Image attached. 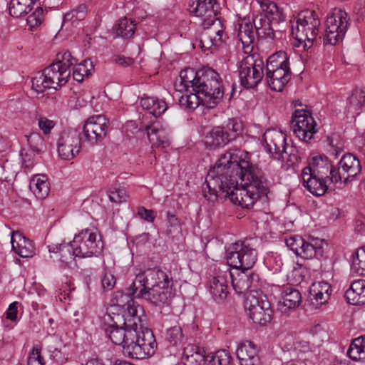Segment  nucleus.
I'll list each match as a JSON object with an SVG mask.
<instances>
[{
  "instance_id": "nucleus-1",
  "label": "nucleus",
  "mask_w": 365,
  "mask_h": 365,
  "mask_svg": "<svg viewBox=\"0 0 365 365\" xmlns=\"http://www.w3.org/2000/svg\"><path fill=\"white\" fill-rule=\"evenodd\" d=\"M229 161L235 175H237V181L241 180L244 182L242 188L238 187L237 190L239 195L233 199L238 202V205L250 209L259 199L267 197L271 182L261 168L242 156L230 152L221 155L220 162L228 164Z\"/></svg>"
},
{
  "instance_id": "nucleus-2",
  "label": "nucleus",
  "mask_w": 365,
  "mask_h": 365,
  "mask_svg": "<svg viewBox=\"0 0 365 365\" xmlns=\"http://www.w3.org/2000/svg\"><path fill=\"white\" fill-rule=\"evenodd\" d=\"M171 270L164 267L150 268L138 274L132 282V294L155 306L168 304L175 296Z\"/></svg>"
},
{
  "instance_id": "nucleus-3",
  "label": "nucleus",
  "mask_w": 365,
  "mask_h": 365,
  "mask_svg": "<svg viewBox=\"0 0 365 365\" xmlns=\"http://www.w3.org/2000/svg\"><path fill=\"white\" fill-rule=\"evenodd\" d=\"M221 157L216 162L212 170H210L202 185L204 197L210 201L225 200L227 197L230 201L238 205V202L233 199L239 193L237 187V177L235 175L230 164L220 162Z\"/></svg>"
},
{
  "instance_id": "nucleus-4",
  "label": "nucleus",
  "mask_w": 365,
  "mask_h": 365,
  "mask_svg": "<svg viewBox=\"0 0 365 365\" xmlns=\"http://www.w3.org/2000/svg\"><path fill=\"white\" fill-rule=\"evenodd\" d=\"M140 317H121L120 314L113 312L103 315L100 327L112 343L123 346V352L128 356L127 348L130 345V339L135 336L134 327L140 328Z\"/></svg>"
},
{
  "instance_id": "nucleus-5",
  "label": "nucleus",
  "mask_w": 365,
  "mask_h": 365,
  "mask_svg": "<svg viewBox=\"0 0 365 365\" xmlns=\"http://www.w3.org/2000/svg\"><path fill=\"white\" fill-rule=\"evenodd\" d=\"M200 78L197 79V93L202 98V105L212 108L222 100L224 87L220 74L210 67L201 69Z\"/></svg>"
},
{
  "instance_id": "nucleus-6",
  "label": "nucleus",
  "mask_w": 365,
  "mask_h": 365,
  "mask_svg": "<svg viewBox=\"0 0 365 365\" xmlns=\"http://www.w3.org/2000/svg\"><path fill=\"white\" fill-rule=\"evenodd\" d=\"M320 26V19L314 11H303L292 25V35L300 44L304 43L305 48H309L318 41Z\"/></svg>"
},
{
  "instance_id": "nucleus-7",
  "label": "nucleus",
  "mask_w": 365,
  "mask_h": 365,
  "mask_svg": "<svg viewBox=\"0 0 365 365\" xmlns=\"http://www.w3.org/2000/svg\"><path fill=\"white\" fill-rule=\"evenodd\" d=\"M242 129L240 120L229 118L225 125L215 126L205 134L203 140L205 146L209 150L223 148L240 135Z\"/></svg>"
},
{
  "instance_id": "nucleus-8",
  "label": "nucleus",
  "mask_w": 365,
  "mask_h": 365,
  "mask_svg": "<svg viewBox=\"0 0 365 365\" xmlns=\"http://www.w3.org/2000/svg\"><path fill=\"white\" fill-rule=\"evenodd\" d=\"M253 241H257V239L246 238L233 243L227 255V266L250 271L257 260V251Z\"/></svg>"
},
{
  "instance_id": "nucleus-9",
  "label": "nucleus",
  "mask_w": 365,
  "mask_h": 365,
  "mask_svg": "<svg viewBox=\"0 0 365 365\" xmlns=\"http://www.w3.org/2000/svg\"><path fill=\"white\" fill-rule=\"evenodd\" d=\"M264 64L258 53L246 56L240 62L239 78L240 85L245 89L255 88L264 77Z\"/></svg>"
},
{
  "instance_id": "nucleus-10",
  "label": "nucleus",
  "mask_w": 365,
  "mask_h": 365,
  "mask_svg": "<svg viewBox=\"0 0 365 365\" xmlns=\"http://www.w3.org/2000/svg\"><path fill=\"white\" fill-rule=\"evenodd\" d=\"M135 336L130 339V345L127 348L129 358L143 359L147 356H152L155 353L158 344L153 331L144 327L141 323L140 328L134 327Z\"/></svg>"
},
{
  "instance_id": "nucleus-11",
  "label": "nucleus",
  "mask_w": 365,
  "mask_h": 365,
  "mask_svg": "<svg viewBox=\"0 0 365 365\" xmlns=\"http://www.w3.org/2000/svg\"><path fill=\"white\" fill-rule=\"evenodd\" d=\"M325 33L323 34L324 44L336 45L341 41L349 26L348 14L341 9L335 8L326 20Z\"/></svg>"
},
{
  "instance_id": "nucleus-12",
  "label": "nucleus",
  "mask_w": 365,
  "mask_h": 365,
  "mask_svg": "<svg viewBox=\"0 0 365 365\" xmlns=\"http://www.w3.org/2000/svg\"><path fill=\"white\" fill-rule=\"evenodd\" d=\"M98 238L96 233L91 230H82L76 235L73 245L76 246L77 257L81 258L98 257L103 251V242L101 237Z\"/></svg>"
},
{
  "instance_id": "nucleus-13",
  "label": "nucleus",
  "mask_w": 365,
  "mask_h": 365,
  "mask_svg": "<svg viewBox=\"0 0 365 365\" xmlns=\"http://www.w3.org/2000/svg\"><path fill=\"white\" fill-rule=\"evenodd\" d=\"M361 165L359 158L351 153L342 155L330 177V182L347 183L356 179L361 173Z\"/></svg>"
},
{
  "instance_id": "nucleus-14",
  "label": "nucleus",
  "mask_w": 365,
  "mask_h": 365,
  "mask_svg": "<svg viewBox=\"0 0 365 365\" xmlns=\"http://www.w3.org/2000/svg\"><path fill=\"white\" fill-rule=\"evenodd\" d=\"M291 123L294 134L301 140L307 143H312L314 141V135L318 128L309 110L296 109L292 115Z\"/></svg>"
},
{
  "instance_id": "nucleus-15",
  "label": "nucleus",
  "mask_w": 365,
  "mask_h": 365,
  "mask_svg": "<svg viewBox=\"0 0 365 365\" xmlns=\"http://www.w3.org/2000/svg\"><path fill=\"white\" fill-rule=\"evenodd\" d=\"M324 240L322 239L316 238L306 241L298 235L290 237L286 240L287 246L297 256L304 259L322 257L324 256Z\"/></svg>"
},
{
  "instance_id": "nucleus-16",
  "label": "nucleus",
  "mask_w": 365,
  "mask_h": 365,
  "mask_svg": "<svg viewBox=\"0 0 365 365\" xmlns=\"http://www.w3.org/2000/svg\"><path fill=\"white\" fill-rule=\"evenodd\" d=\"M245 307L248 309L250 318L254 323L265 325L271 322L272 310L267 300L259 299L250 294L246 299Z\"/></svg>"
},
{
  "instance_id": "nucleus-17",
  "label": "nucleus",
  "mask_w": 365,
  "mask_h": 365,
  "mask_svg": "<svg viewBox=\"0 0 365 365\" xmlns=\"http://www.w3.org/2000/svg\"><path fill=\"white\" fill-rule=\"evenodd\" d=\"M81 149V140L76 131H63L57 140L58 155L64 160L73 159Z\"/></svg>"
},
{
  "instance_id": "nucleus-18",
  "label": "nucleus",
  "mask_w": 365,
  "mask_h": 365,
  "mask_svg": "<svg viewBox=\"0 0 365 365\" xmlns=\"http://www.w3.org/2000/svg\"><path fill=\"white\" fill-rule=\"evenodd\" d=\"M263 145L274 160H284L283 147L286 145L287 137L282 132L267 130L263 135Z\"/></svg>"
},
{
  "instance_id": "nucleus-19",
  "label": "nucleus",
  "mask_w": 365,
  "mask_h": 365,
  "mask_svg": "<svg viewBox=\"0 0 365 365\" xmlns=\"http://www.w3.org/2000/svg\"><path fill=\"white\" fill-rule=\"evenodd\" d=\"M225 270H220L211 280L210 284V293L213 299L217 303H222L228 295V282L232 274L227 264H224Z\"/></svg>"
},
{
  "instance_id": "nucleus-20",
  "label": "nucleus",
  "mask_w": 365,
  "mask_h": 365,
  "mask_svg": "<svg viewBox=\"0 0 365 365\" xmlns=\"http://www.w3.org/2000/svg\"><path fill=\"white\" fill-rule=\"evenodd\" d=\"M132 284L126 288L127 292H124L123 290L116 291L113 293L112 302L113 303L119 307L124 309L123 314L121 317L124 316H133L140 317L138 314V309H142L140 306H136L134 302V299H138L133 294Z\"/></svg>"
},
{
  "instance_id": "nucleus-21",
  "label": "nucleus",
  "mask_w": 365,
  "mask_h": 365,
  "mask_svg": "<svg viewBox=\"0 0 365 365\" xmlns=\"http://www.w3.org/2000/svg\"><path fill=\"white\" fill-rule=\"evenodd\" d=\"M236 355L240 365H261L258 348L251 341L240 342L236 349Z\"/></svg>"
},
{
  "instance_id": "nucleus-22",
  "label": "nucleus",
  "mask_w": 365,
  "mask_h": 365,
  "mask_svg": "<svg viewBox=\"0 0 365 365\" xmlns=\"http://www.w3.org/2000/svg\"><path fill=\"white\" fill-rule=\"evenodd\" d=\"M334 169L335 165H331L327 157L317 155L310 159L308 165L303 168L302 173L327 177L330 182Z\"/></svg>"
},
{
  "instance_id": "nucleus-23",
  "label": "nucleus",
  "mask_w": 365,
  "mask_h": 365,
  "mask_svg": "<svg viewBox=\"0 0 365 365\" xmlns=\"http://www.w3.org/2000/svg\"><path fill=\"white\" fill-rule=\"evenodd\" d=\"M292 78L291 70L266 68L265 81L271 90L281 92Z\"/></svg>"
},
{
  "instance_id": "nucleus-24",
  "label": "nucleus",
  "mask_w": 365,
  "mask_h": 365,
  "mask_svg": "<svg viewBox=\"0 0 365 365\" xmlns=\"http://www.w3.org/2000/svg\"><path fill=\"white\" fill-rule=\"evenodd\" d=\"M332 293L331 285L324 281L314 282L309 290L312 305L317 309L328 302Z\"/></svg>"
},
{
  "instance_id": "nucleus-25",
  "label": "nucleus",
  "mask_w": 365,
  "mask_h": 365,
  "mask_svg": "<svg viewBox=\"0 0 365 365\" xmlns=\"http://www.w3.org/2000/svg\"><path fill=\"white\" fill-rule=\"evenodd\" d=\"M302 179L303 186L314 196H322L328 190L329 180L327 177L302 172Z\"/></svg>"
},
{
  "instance_id": "nucleus-26",
  "label": "nucleus",
  "mask_w": 365,
  "mask_h": 365,
  "mask_svg": "<svg viewBox=\"0 0 365 365\" xmlns=\"http://www.w3.org/2000/svg\"><path fill=\"white\" fill-rule=\"evenodd\" d=\"M11 243L12 245V250L18 254L21 257H31L35 253V249L32 241L27 239L19 232H12Z\"/></svg>"
},
{
  "instance_id": "nucleus-27",
  "label": "nucleus",
  "mask_w": 365,
  "mask_h": 365,
  "mask_svg": "<svg viewBox=\"0 0 365 365\" xmlns=\"http://www.w3.org/2000/svg\"><path fill=\"white\" fill-rule=\"evenodd\" d=\"M207 358L202 347L190 344L183 349L182 361L184 365H207Z\"/></svg>"
},
{
  "instance_id": "nucleus-28",
  "label": "nucleus",
  "mask_w": 365,
  "mask_h": 365,
  "mask_svg": "<svg viewBox=\"0 0 365 365\" xmlns=\"http://www.w3.org/2000/svg\"><path fill=\"white\" fill-rule=\"evenodd\" d=\"M108 120L102 115H97L90 117L84 123L83 128V134H94L93 131H97L100 133L98 137L106 138L108 128Z\"/></svg>"
},
{
  "instance_id": "nucleus-29",
  "label": "nucleus",
  "mask_w": 365,
  "mask_h": 365,
  "mask_svg": "<svg viewBox=\"0 0 365 365\" xmlns=\"http://www.w3.org/2000/svg\"><path fill=\"white\" fill-rule=\"evenodd\" d=\"M139 130L145 132L150 142L161 145L163 148L168 145V142L165 139L164 130L160 127L158 122L155 121L148 123L141 122Z\"/></svg>"
},
{
  "instance_id": "nucleus-30",
  "label": "nucleus",
  "mask_w": 365,
  "mask_h": 365,
  "mask_svg": "<svg viewBox=\"0 0 365 365\" xmlns=\"http://www.w3.org/2000/svg\"><path fill=\"white\" fill-rule=\"evenodd\" d=\"M43 72L46 76L47 81L51 88H53L56 90H57V87H61L66 84L71 76V72L64 73V71H62L58 66L53 63L43 69Z\"/></svg>"
},
{
  "instance_id": "nucleus-31",
  "label": "nucleus",
  "mask_w": 365,
  "mask_h": 365,
  "mask_svg": "<svg viewBox=\"0 0 365 365\" xmlns=\"http://www.w3.org/2000/svg\"><path fill=\"white\" fill-rule=\"evenodd\" d=\"M344 297L347 302L351 304H364L365 280L359 279L353 282L350 287L345 292Z\"/></svg>"
},
{
  "instance_id": "nucleus-32",
  "label": "nucleus",
  "mask_w": 365,
  "mask_h": 365,
  "mask_svg": "<svg viewBox=\"0 0 365 365\" xmlns=\"http://www.w3.org/2000/svg\"><path fill=\"white\" fill-rule=\"evenodd\" d=\"M216 0H195L190 4V11L195 16L211 17L216 15L214 9Z\"/></svg>"
},
{
  "instance_id": "nucleus-33",
  "label": "nucleus",
  "mask_w": 365,
  "mask_h": 365,
  "mask_svg": "<svg viewBox=\"0 0 365 365\" xmlns=\"http://www.w3.org/2000/svg\"><path fill=\"white\" fill-rule=\"evenodd\" d=\"M75 247L73 245L72 241L68 243L52 244L48 245V247L50 252L60 254L61 262L68 264L71 260H73L75 257H78Z\"/></svg>"
},
{
  "instance_id": "nucleus-34",
  "label": "nucleus",
  "mask_w": 365,
  "mask_h": 365,
  "mask_svg": "<svg viewBox=\"0 0 365 365\" xmlns=\"http://www.w3.org/2000/svg\"><path fill=\"white\" fill-rule=\"evenodd\" d=\"M253 24L258 38L274 40V30L272 26V23L267 16H257L253 19Z\"/></svg>"
},
{
  "instance_id": "nucleus-35",
  "label": "nucleus",
  "mask_w": 365,
  "mask_h": 365,
  "mask_svg": "<svg viewBox=\"0 0 365 365\" xmlns=\"http://www.w3.org/2000/svg\"><path fill=\"white\" fill-rule=\"evenodd\" d=\"M140 106L155 117L161 115L168 108L166 103L156 97H144L140 100Z\"/></svg>"
},
{
  "instance_id": "nucleus-36",
  "label": "nucleus",
  "mask_w": 365,
  "mask_h": 365,
  "mask_svg": "<svg viewBox=\"0 0 365 365\" xmlns=\"http://www.w3.org/2000/svg\"><path fill=\"white\" fill-rule=\"evenodd\" d=\"M237 36L243 45L244 48H249L255 42L257 36L256 31L253 29L250 21H243L239 24Z\"/></svg>"
},
{
  "instance_id": "nucleus-37",
  "label": "nucleus",
  "mask_w": 365,
  "mask_h": 365,
  "mask_svg": "<svg viewBox=\"0 0 365 365\" xmlns=\"http://www.w3.org/2000/svg\"><path fill=\"white\" fill-rule=\"evenodd\" d=\"M283 307L287 309H295L302 302V295L298 289L287 287L281 294Z\"/></svg>"
},
{
  "instance_id": "nucleus-38",
  "label": "nucleus",
  "mask_w": 365,
  "mask_h": 365,
  "mask_svg": "<svg viewBox=\"0 0 365 365\" xmlns=\"http://www.w3.org/2000/svg\"><path fill=\"white\" fill-rule=\"evenodd\" d=\"M266 68L276 70L287 68L290 70L289 58L287 53L285 51H279L271 55L266 61Z\"/></svg>"
},
{
  "instance_id": "nucleus-39",
  "label": "nucleus",
  "mask_w": 365,
  "mask_h": 365,
  "mask_svg": "<svg viewBox=\"0 0 365 365\" xmlns=\"http://www.w3.org/2000/svg\"><path fill=\"white\" fill-rule=\"evenodd\" d=\"M201 70L196 71L193 68H186L182 70L180 72V78L181 80V85L183 86V88L185 91L192 90V91L195 92L197 88L195 87L197 86V79L200 76Z\"/></svg>"
},
{
  "instance_id": "nucleus-40",
  "label": "nucleus",
  "mask_w": 365,
  "mask_h": 365,
  "mask_svg": "<svg viewBox=\"0 0 365 365\" xmlns=\"http://www.w3.org/2000/svg\"><path fill=\"white\" fill-rule=\"evenodd\" d=\"M115 34L117 36H120L123 38H131L136 29V24L135 21L128 19L127 17L120 19L115 24Z\"/></svg>"
},
{
  "instance_id": "nucleus-41",
  "label": "nucleus",
  "mask_w": 365,
  "mask_h": 365,
  "mask_svg": "<svg viewBox=\"0 0 365 365\" xmlns=\"http://www.w3.org/2000/svg\"><path fill=\"white\" fill-rule=\"evenodd\" d=\"M189 93L182 95L178 101L179 106L187 110H192L197 108L200 104L202 105V98L197 92L192 90L186 91Z\"/></svg>"
},
{
  "instance_id": "nucleus-42",
  "label": "nucleus",
  "mask_w": 365,
  "mask_h": 365,
  "mask_svg": "<svg viewBox=\"0 0 365 365\" xmlns=\"http://www.w3.org/2000/svg\"><path fill=\"white\" fill-rule=\"evenodd\" d=\"M32 6V0H11L9 14L14 18H19L31 11Z\"/></svg>"
},
{
  "instance_id": "nucleus-43",
  "label": "nucleus",
  "mask_w": 365,
  "mask_h": 365,
  "mask_svg": "<svg viewBox=\"0 0 365 365\" xmlns=\"http://www.w3.org/2000/svg\"><path fill=\"white\" fill-rule=\"evenodd\" d=\"M93 69L92 61L85 60L82 63H76L73 68L72 76L73 80L77 82H82L85 76L88 77L91 74Z\"/></svg>"
},
{
  "instance_id": "nucleus-44",
  "label": "nucleus",
  "mask_w": 365,
  "mask_h": 365,
  "mask_svg": "<svg viewBox=\"0 0 365 365\" xmlns=\"http://www.w3.org/2000/svg\"><path fill=\"white\" fill-rule=\"evenodd\" d=\"M232 358L230 354L225 350L221 349L207 354V365H231Z\"/></svg>"
},
{
  "instance_id": "nucleus-45",
  "label": "nucleus",
  "mask_w": 365,
  "mask_h": 365,
  "mask_svg": "<svg viewBox=\"0 0 365 365\" xmlns=\"http://www.w3.org/2000/svg\"><path fill=\"white\" fill-rule=\"evenodd\" d=\"M363 336L354 339L347 351V355L354 361L365 359Z\"/></svg>"
},
{
  "instance_id": "nucleus-46",
  "label": "nucleus",
  "mask_w": 365,
  "mask_h": 365,
  "mask_svg": "<svg viewBox=\"0 0 365 365\" xmlns=\"http://www.w3.org/2000/svg\"><path fill=\"white\" fill-rule=\"evenodd\" d=\"M351 269L359 275L365 276V248H359L353 253Z\"/></svg>"
},
{
  "instance_id": "nucleus-47",
  "label": "nucleus",
  "mask_w": 365,
  "mask_h": 365,
  "mask_svg": "<svg viewBox=\"0 0 365 365\" xmlns=\"http://www.w3.org/2000/svg\"><path fill=\"white\" fill-rule=\"evenodd\" d=\"M77 62L78 60L71 56V52L66 51L63 53H58L56 56V61L53 63L57 64L61 70L64 71V73H68L71 72L69 70L70 68L72 66L74 67Z\"/></svg>"
},
{
  "instance_id": "nucleus-48",
  "label": "nucleus",
  "mask_w": 365,
  "mask_h": 365,
  "mask_svg": "<svg viewBox=\"0 0 365 365\" xmlns=\"http://www.w3.org/2000/svg\"><path fill=\"white\" fill-rule=\"evenodd\" d=\"M165 339L170 345L173 346H178L181 344L185 339V335L182 327L178 325H175L168 329L166 331Z\"/></svg>"
},
{
  "instance_id": "nucleus-49",
  "label": "nucleus",
  "mask_w": 365,
  "mask_h": 365,
  "mask_svg": "<svg viewBox=\"0 0 365 365\" xmlns=\"http://www.w3.org/2000/svg\"><path fill=\"white\" fill-rule=\"evenodd\" d=\"M264 264L273 273L280 272L284 264L281 255L277 254V252H270L267 254V256L264 258Z\"/></svg>"
},
{
  "instance_id": "nucleus-50",
  "label": "nucleus",
  "mask_w": 365,
  "mask_h": 365,
  "mask_svg": "<svg viewBox=\"0 0 365 365\" xmlns=\"http://www.w3.org/2000/svg\"><path fill=\"white\" fill-rule=\"evenodd\" d=\"M31 88L37 93L41 94L48 89L51 88L48 83L46 76L44 75L43 71H38L35 76L31 78Z\"/></svg>"
},
{
  "instance_id": "nucleus-51",
  "label": "nucleus",
  "mask_w": 365,
  "mask_h": 365,
  "mask_svg": "<svg viewBox=\"0 0 365 365\" xmlns=\"http://www.w3.org/2000/svg\"><path fill=\"white\" fill-rule=\"evenodd\" d=\"M231 279L233 289L236 293L241 294L250 291L246 271H242L241 273L238 274L237 278L232 279V277Z\"/></svg>"
},
{
  "instance_id": "nucleus-52",
  "label": "nucleus",
  "mask_w": 365,
  "mask_h": 365,
  "mask_svg": "<svg viewBox=\"0 0 365 365\" xmlns=\"http://www.w3.org/2000/svg\"><path fill=\"white\" fill-rule=\"evenodd\" d=\"M107 192L110 202L117 204L125 202L128 197L125 190L118 184L111 185Z\"/></svg>"
},
{
  "instance_id": "nucleus-53",
  "label": "nucleus",
  "mask_w": 365,
  "mask_h": 365,
  "mask_svg": "<svg viewBox=\"0 0 365 365\" xmlns=\"http://www.w3.org/2000/svg\"><path fill=\"white\" fill-rule=\"evenodd\" d=\"M270 16L269 21L272 24H280L286 19V15L282 8H279L275 2L269 4V6L265 9V11Z\"/></svg>"
},
{
  "instance_id": "nucleus-54",
  "label": "nucleus",
  "mask_w": 365,
  "mask_h": 365,
  "mask_svg": "<svg viewBox=\"0 0 365 365\" xmlns=\"http://www.w3.org/2000/svg\"><path fill=\"white\" fill-rule=\"evenodd\" d=\"M29 145L31 150L39 154L43 152L45 147L44 140L40 133H31L29 135H26Z\"/></svg>"
},
{
  "instance_id": "nucleus-55",
  "label": "nucleus",
  "mask_w": 365,
  "mask_h": 365,
  "mask_svg": "<svg viewBox=\"0 0 365 365\" xmlns=\"http://www.w3.org/2000/svg\"><path fill=\"white\" fill-rule=\"evenodd\" d=\"M213 34L217 36V40H219L220 44L225 42L227 35L224 32L220 21L217 19L212 21V24L210 27H207V35L206 34V36L210 37Z\"/></svg>"
},
{
  "instance_id": "nucleus-56",
  "label": "nucleus",
  "mask_w": 365,
  "mask_h": 365,
  "mask_svg": "<svg viewBox=\"0 0 365 365\" xmlns=\"http://www.w3.org/2000/svg\"><path fill=\"white\" fill-rule=\"evenodd\" d=\"M349 101L350 105L354 107L356 110L359 109L365 104V88L354 89L349 98Z\"/></svg>"
},
{
  "instance_id": "nucleus-57",
  "label": "nucleus",
  "mask_w": 365,
  "mask_h": 365,
  "mask_svg": "<svg viewBox=\"0 0 365 365\" xmlns=\"http://www.w3.org/2000/svg\"><path fill=\"white\" fill-rule=\"evenodd\" d=\"M41 352V346L38 344L34 345L28 356V365H45V360Z\"/></svg>"
},
{
  "instance_id": "nucleus-58",
  "label": "nucleus",
  "mask_w": 365,
  "mask_h": 365,
  "mask_svg": "<svg viewBox=\"0 0 365 365\" xmlns=\"http://www.w3.org/2000/svg\"><path fill=\"white\" fill-rule=\"evenodd\" d=\"M283 157L284 155H287V160L289 163H290L292 165L298 163L300 160V154L298 148L293 145H288L286 143L285 147H283Z\"/></svg>"
},
{
  "instance_id": "nucleus-59",
  "label": "nucleus",
  "mask_w": 365,
  "mask_h": 365,
  "mask_svg": "<svg viewBox=\"0 0 365 365\" xmlns=\"http://www.w3.org/2000/svg\"><path fill=\"white\" fill-rule=\"evenodd\" d=\"M43 20V10L42 7L38 6L35 11L31 14L26 19L27 24L31 27L39 26Z\"/></svg>"
},
{
  "instance_id": "nucleus-60",
  "label": "nucleus",
  "mask_w": 365,
  "mask_h": 365,
  "mask_svg": "<svg viewBox=\"0 0 365 365\" xmlns=\"http://www.w3.org/2000/svg\"><path fill=\"white\" fill-rule=\"evenodd\" d=\"M116 279L110 272H105L101 277V285L105 292L112 290L115 284Z\"/></svg>"
},
{
  "instance_id": "nucleus-61",
  "label": "nucleus",
  "mask_w": 365,
  "mask_h": 365,
  "mask_svg": "<svg viewBox=\"0 0 365 365\" xmlns=\"http://www.w3.org/2000/svg\"><path fill=\"white\" fill-rule=\"evenodd\" d=\"M207 35V28L205 29L201 35L200 43L202 44V47H211V46H219L220 45L219 40H217V36L216 34H213L209 36H206Z\"/></svg>"
},
{
  "instance_id": "nucleus-62",
  "label": "nucleus",
  "mask_w": 365,
  "mask_h": 365,
  "mask_svg": "<svg viewBox=\"0 0 365 365\" xmlns=\"http://www.w3.org/2000/svg\"><path fill=\"white\" fill-rule=\"evenodd\" d=\"M138 215L146 222H153L157 217V212L153 210H148L144 207H140L138 209Z\"/></svg>"
},
{
  "instance_id": "nucleus-63",
  "label": "nucleus",
  "mask_w": 365,
  "mask_h": 365,
  "mask_svg": "<svg viewBox=\"0 0 365 365\" xmlns=\"http://www.w3.org/2000/svg\"><path fill=\"white\" fill-rule=\"evenodd\" d=\"M31 190L36 197L43 199L46 197L49 193L48 183H43L40 186L31 187Z\"/></svg>"
},
{
  "instance_id": "nucleus-64",
  "label": "nucleus",
  "mask_w": 365,
  "mask_h": 365,
  "mask_svg": "<svg viewBox=\"0 0 365 365\" xmlns=\"http://www.w3.org/2000/svg\"><path fill=\"white\" fill-rule=\"evenodd\" d=\"M54 125V121L46 118H40L38 120V126L45 135L49 134Z\"/></svg>"
}]
</instances>
